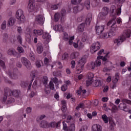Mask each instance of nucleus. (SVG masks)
Here are the masks:
<instances>
[{
    "mask_svg": "<svg viewBox=\"0 0 131 131\" xmlns=\"http://www.w3.org/2000/svg\"><path fill=\"white\" fill-rule=\"evenodd\" d=\"M122 102L124 103H126L127 104H129V105H131V101L128 99H123Z\"/></svg>",
    "mask_w": 131,
    "mask_h": 131,
    "instance_id": "5fc2aeb1",
    "label": "nucleus"
},
{
    "mask_svg": "<svg viewBox=\"0 0 131 131\" xmlns=\"http://www.w3.org/2000/svg\"><path fill=\"white\" fill-rule=\"evenodd\" d=\"M86 62V59L85 57H82L80 60H79L78 63L79 68H77V71H79V73H80V72L82 71L83 67L84 66V64H85Z\"/></svg>",
    "mask_w": 131,
    "mask_h": 131,
    "instance_id": "423d86ee",
    "label": "nucleus"
},
{
    "mask_svg": "<svg viewBox=\"0 0 131 131\" xmlns=\"http://www.w3.org/2000/svg\"><path fill=\"white\" fill-rule=\"evenodd\" d=\"M84 19V16L83 15L81 16L80 17H79L77 19V22H82V20H83Z\"/></svg>",
    "mask_w": 131,
    "mask_h": 131,
    "instance_id": "6e6d98bb",
    "label": "nucleus"
},
{
    "mask_svg": "<svg viewBox=\"0 0 131 131\" xmlns=\"http://www.w3.org/2000/svg\"><path fill=\"white\" fill-rule=\"evenodd\" d=\"M93 85L95 88L97 87V86H100V85H101V81H100V80H95L94 82Z\"/></svg>",
    "mask_w": 131,
    "mask_h": 131,
    "instance_id": "c9c22d12",
    "label": "nucleus"
},
{
    "mask_svg": "<svg viewBox=\"0 0 131 131\" xmlns=\"http://www.w3.org/2000/svg\"><path fill=\"white\" fill-rule=\"evenodd\" d=\"M61 15L62 17H64V16H66V10H61Z\"/></svg>",
    "mask_w": 131,
    "mask_h": 131,
    "instance_id": "774afa93",
    "label": "nucleus"
},
{
    "mask_svg": "<svg viewBox=\"0 0 131 131\" xmlns=\"http://www.w3.org/2000/svg\"><path fill=\"white\" fill-rule=\"evenodd\" d=\"M41 127L49 128V123L47 121H42L40 124Z\"/></svg>",
    "mask_w": 131,
    "mask_h": 131,
    "instance_id": "b1692460",
    "label": "nucleus"
},
{
    "mask_svg": "<svg viewBox=\"0 0 131 131\" xmlns=\"http://www.w3.org/2000/svg\"><path fill=\"white\" fill-rule=\"evenodd\" d=\"M54 29L56 31H63V27L61 25H55Z\"/></svg>",
    "mask_w": 131,
    "mask_h": 131,
    "instance_id": "a878e982",
    "label": "nucleus"
},
{
    "mask_svg": "<svg viewBox=\"0 0 131 131\" xmlns=\"http://www.w3.org/2000/svg\"><path fill=\"white\" fill-rule=\"evenodd\" d=\"M102 126L99 124H96L92 126V131H102Z\"/></svg>",
    "mask_w": 131,
    "mask_h": 131,
    "instance_id": "dca6fc26",
    "label": "nucleus"
},
{
    "mask_svg": "<svg viewBox=\"0 0 131 131\" xmlns=\"http://www.w3.org/2000/svg\"><path fill=\"white\" fill-rule=\"evenodd\" d=\"M7 40H8V34L5 33L3 34V41L7 42Z\"/></svg>",
    "mask_w": 131,
    "mask_h": 131,
    "instance_id": "49530a36",
    "label": "nucleus"
},
{
    "mask_svg": "<svg viewBox=\"0 0 131 131\" xmlns=\"http://www.w3.org/2000/svg\"><path fill=\"white\" fill-rule=\"evenodd\" d=\"M73 39H74V36L71 37L69 40V45H72V42H73L72 40H73Z\"/></svg>",
    "mask_w": 131,
    "mask_h": 131,
    "instance_id": "69168bd1",
    "label": "nucleus"
},
{
    "mask_svg": "<svg viewBox=\"0 0 131 131\" xmlns=\"http://www.w3.org/2000/svg\"><path fill=\"white\" fill-rule=\"evenodd\" d=\"M69 39V36H68V34L64 33L63 36V39L64 40H68Z\"/></svg>",
    "mask_w": 131,
    "mask_h": 131,
    "instance_id": "680f3d73",
    "label": "nucleus"
},
{
    "mask_svg": "<svg viewBox=\"0 0 131 131\" xmlns=\"http://www.w3.org/2000/svg\"><path fill=\"white\" fill-rule=\"evenodd\" d=\"M88 129V126L86 125H83L79 131H86Z\"/></svg>",
    "mask_w": 131,
    "mask_h": 131,
    "instance_id": "3c124183",
    "label": "nucleus"
},
{
    "mask_svg": "<svg viewBox=\"0 0 131 131\" xmlns=\"http://www.w3.org/2000/svg\"><path fill=\"white\" fill-rule=\"evenodd\" d=\"M43 84H48V81H49V79L47 76H43L42 80Z\"/></svg>",
    "mask_w": 131,
    "mask_h": 131,
    "instance_id": "4c0bfd02",
    "label": "nucleus"
},
{
    "mask_svg": "<svg viewBox=\"0 0 131 131\" xmlns=\"http://www.w3.org/2000/svg\"><path fill=\"white\" fill-rule=\"evenodd\" d=\"M42 38L47 42H50L51 40V35L48 32L43 33Z\"/></svg>",
    "mask_w": 131,
    "mask_h": 131,
    "instance_id": "4468645a",
    "label": "nucleus"
},
{
    "mask_svg": "<svg viewBox=\"0 0 131 131\" xmlns=\"http://www.w3.org/2000/svg\"><path fill=\"white\" fill-rule=\"evenodd\" d=\"M104 29H105V26H99L97 25L95 26V30L96 34H98V35H100L104 31Z\"/></svg>",
    "mask_w": 131,
    "mask_h": 131,
    "instance_id": "ddd939ff",
    "label": "nucleus"
},
{
    "mask_svg": "<svg viewBox=\"0 0 131 131\" xmlns=\"http://www.w3.org/2000/svg\"><path fill=\"white\" fill-rule=\"evenodd\" d=\"M59 7H60V4H57V5H51L50 8L51 10H57Z\"/></svg>",
    "mask_w": 131,
    "mask_h": 131,
    "instance_id": "58836bf2",
    "label": "nucleus"
},
{
    "mask_svg": "<svg viewBox=\"0 0 131 131\" xmlns=\"http://www.w3.org/2000/svg\"><path fill=\"white\" fill-rule=\"evenodd\" d=\"M84 6L86 7L87 10H89L91 8V2L90 0H86L85 1Z\"/></svg>",
    "mask_w": 131,
    "mask_h": 131,
    "instance_id": "2f4dec72",
    "label": "nucleus"
},
{
    "mask_svg": "<svg viewBox=\"0 0 131 131\" xmlns=\"http://www.w3.org/2000/svg\"><path fill=\"white\" fill-rule=\"evenodd\" d=\"M16 17L20 22H25V16L23 10L18 9L16 12Z\"/></svg>",
    "mask_w": 131,
    "mask_h": 131,
    "instance_id": "39448f33",
    "label": "nucleus"
},
{
    "mask_svg": "<svg viewBox=\"0 0 131 131\" xmlns=\"http://www.w3.org/2000/svg\"><path fill=\"white\" fill-rule=\"evenodd\" d=\"M101 118L104 121V123H108L109 120L108 119V117L105 114H104L102 116Z\"/></svg>",
    "mask_w": 131,
    "mask_h": 131,
    "instance_id": "c756f323",
    "label": "nucleus"
},
{
    "mask_svg": "<svg viewBox=\"0 0 131 131\" xmlns=\"http://www.w3.org/2000/svg\"><path fill=\"white\" fill-rule=\"evenodd\" d=\"M44 63L45 65H49V64H50V59L45 57L44 59Z\"/></svg>",
    "mask_w": 131,
    "mask_h": 131,
    "instance_id": "603ef678",
    "label": "nucleus"
},
{
    "mask_svg": "<svg viewBox=\"0 0 131 131\" xmlns=\"http://www.w3.org/2000/svg\"><path fill=\"white\" fill-rule=\"evenodd\" d=\"M116 13H117V15H118V16H119V15L121 14V8H118L116 10Z\"/></svg>",
    "mask_w": 131,
    "mask_h": 131,
    "instance_id": "052dcab7",
    "label": "nucleus"
},
{
    "mask_svg": "<svg viewBox=\"0 0 131 131\" xmlns=\"http://www.w3.org/2000/svg\"><path fill=\"white\" fill-rule=\"evenodd\" d=\"M131 35V31L129 29L125 30L123 31L122 35H121L120 38L116 39L114 40V43L119 45L125 40H126V38H129Z\"/></svg>",
    "mask_w": 131,
    "mask_h": 131,
    "instance_id": "f03ea898",
    "label": "nucleus"
},
{
    "mask_svg": "<svg viewBox=\"0 0 131 131\" xmlns=\"http://www.w3.org/2000/svg\"><path fill=\"white\" fill-rule=\"evenodd\" d=\"M35 21L36 24L42 25L45 23V17L42 15L39 14L36 16Z\"/></svg>",
    "mask_w": 131,
    "mask_h": 131,
    "instance_id": "1a4fd4ad",
    "label": "nucleus"
},
{
    "mask_svg": "<svg viewBox=\"0 0 131 131\" xmlns=\"http://www.w3.org/2000/svg\"><path fill=\"white\" fill-rule=\"evenodd\" d=\"M63 130H67L68 131V127H67V125L66 124V123L65 122H63Z\"/></svg>",
    "mask_w": 131,
    "mask_h": 131,
    "instance_id": "8fccbe9b",
    "label": "nucleus"
},
{
    "mask_svg": "<svg viewBox=\"0 0 131 131\" xmlns=\"http://www.w3.org/2000/svg\"><path fill=\"white\" fill-rule=\"evenodd\" d=\"M17 51L20 54L22 53H24V49H23V48L22 47H17Z\"/></svg>",
    "mask_w": 131,
    "mask_h": 131,
    "instance_id": "13d9d810",
    "label": "nucleus"
},
{
    "mask_svg": "<svg viewBox=\"0 0 131 131\" xmlns=\"http://www.w3.org/2000/svg\"><path fill=\"white\" fill-rule=\"evenodd\" d=\"M84 107V104L83 103H80L76 107V110H79V108H83Z\"/></svg>",
    "mask_w": 131,
    "mask_h": 131,
    "instance_id": "4d7b16f0",
    "label": "nucleus"
},
{
    "mask_svg": "<svg viewBox=\"0 0 131 131\" xmlns=\"http://www.w3.org/2000/svg\"><path fill=\"white\" fill-rule=\"evenodd\" d=\"M107 56H108V54H106L105 55V56L104 57L102 56V57L101 58V59H102V61H103V62H104V63H103V64L104 65H106V66H107V64L108 63H109V61H107Z\"/></svg>",
    "mask_w": 131,
    "mask_h": 131,
    "instance_id": "72a5a7b5",
    "label": "nucleus"
},
{
    "mask_svg": "<svg viewBox=\"0 0 131 131\" xmlns=\"http://www.w3.org/2000/svg\"><path fill=\"white\" fill-rule=\"evenodd\" d=\"M52 80L53 82H54V83H55V84H56V89H59V86H58V85H59V83H62V81H59L57 77L52 78Z\"/></svg>",
    "mask_w": 131,
    "mask_h": 131,
    "instance_id": "5701e85b",
    "label": "nucleus"
},
{
    "mask_svg": "<svg viewBox=\"0 0 131 131\" xmlns=\"http://www.w3.org/2000/svg\"><path fill=\"white\" fill-rule=\"evenodd\" d=\"M43 34V31L42 30H34L33 31V35L34 36H38Z\"/></svg>",
    "mask_w": 131,
    "mask_h": 131,
    "instance_id": "2eb2a0df",
    "label": "nucleus"
},
{
    "mask_svg": "<svg viewBox=\"0 0 131 131\" xmlns=\"http://www.w3.org/2000/svg\"><path fill=\"white\" fill-rule=\"evenodd\" d=\"M15 22H16V19L13 17H10L8 20L7 26L8 27H10V26H13L14 24H15Z\"/></svg>",
    "mask_w": 131,
    "mask_h": 131,
    "instance_id": "6ab92c4d",
    "label": "nucleus"
},
{
    "mask_svg": "<svg viewBox=\"0 0 131 131\" xmlns=\"http://www.w3.org/2000/svg\"><path fill=\"white\" fill-rule=\"evenodd\" d=\"M116 16H113L112 19L107 23V26H110V25H111V29L110 32H111L113 36H114V35L116 34V31L118 30V27L117 26H115V24H116Z\"/></svg>",
    "mask_w": 131,
    "mask_h": 131,
    "instance_id": "7ed1b4c3",
    "label": "nucleus"
},
{
    "mask_svg": "<svg viewBox=\"0 0 131 131\" xmlns=\"http://www.w3.org/2000/svg\"><path fill=\"white\" fill-rule=\"evenodd\" d=\"M0 65L3 67V68H6V64H5V62L4 61L0 60Z\"/></svg>",
    "mask_w": 131,
    "mask_h": 131,
    "instance_id": "e2e57ef3",
    "label": "nucleus"
},
{
    "mask_svg": "<svg viewBox=\"0 0 131 131\" xmlns=\"http://www.w3.org/2000/svg\"><path fill=\"white\" fill-rule=\"evenodd\" d=\"M81 0H72L71 3L73 5H78L80 4Z\"/></svg>",
    "mask_w": 131,
    "mask_h": 131,
    "instance_id": "a18cd8bd",
    "label": "nucleus"
},
{
    "mask_svg": "<svg viewBox=\"0 0 131 131\" xmlns=\"http://www.w3.org/2000/svg\"><path fill=\"white\" fill-rule=\"evenodd\" d=\"M28 10L29 12L32 13L35 10V3L33 0H29L28 5Z\"/></svg>",
    "mask_w": 131,
    "mask_h": 131,
    "instance_id": "9b49d317",
    "label": "nucleus"
},
{
    "mask_svg": "<svg viewBox=\"0 0 131 131\" xmlns=\"http://www.w3.org/2000/svg\"><path fill=\"white\" fill-rule=\"evenodd\" d=\"M6 27H7V21L4 20L3 21V22L1 25V29H2V30H5Z\"/></svg>",
    "mask_w": 131,
    "mask_h": 131,
    "instance_id": "ea45409f",
    "label": "nucleus"
},
{
    "mask_svg": "<svg viewBox=\"0 0 131 131\" xmlns=\"http://www.w3.org/2000/svg\"><path fill=\"white\" fill-rule=\"evenodd\" d=\"M42 64L43 63L41 60H37L35 62L36 66L37 67V68H40Z\"/></svg>",
    "mask_w": 131,
    "mask_h": 131,
    "instance_id": "e433bc0d",
    "label": "nucleus"
},
{
    "mask_svg": "<svg viewBox=\"0 0 131 131\" xmlns=\"http://www.w3.org/2000/svg\"><path fill=\"white\" fill-rule=\"evenodd\" d=\"M20 85L22 88H26L28 85V84L26 82L23 81L21 82Z\"/></svg>",
    "mask_w": 131,
    "mask_h": 131,
    "instance_id": "bf43d9fd",
    "label": "nucleus"
},
{
    "mask_svg": "<svg viewBox=\"0 0 131 131\" xmlns=\"http://www.w3.org/2000/svg\"><path fill=\"white\" fill-rule=\"evenodd\" d=\"M67 89H68V86H67V84H63L61 86V91L62 92H66V91H67Z\"/></svg>",
    "mask_w": 131,
    "mask_h": 131,
    "instance_id": "09e8293b",
    "label": "nucleus"
},
{
    "mask_svg": "<svg viewBox=\"0 0 131 131\" xmlns=\"http://www.w3.org/2000/svg\"><path fill=\"white\" fill-rule=\"evenodd\" d=\"M100 47L101 45L100 44V42H97L93 43L91 47V53H92V54L96 53L97 51L100 50Z\"/></svg>",
    "mask_w": 131,
    "mask_h": 131,
    "instance_id": "0eeeda50",
    "label": "nucleus"
},
{
    "mask_svg": "<svg viewBox=\"0 0 131 131\" xmlns=\"http://www.w3.org/2000/svg\"><path fill=\"white\" fill-rule=\"evenodd\" d=\"M69 55L68 53H64L62 56V61H66V60H67V59H68V57H69Z\"/></svg>",
    "mask_w": 131,
    "mask_h": 131,
    "instance_id": "a19ab883",
    "label": "nucleus"
},
{
    "mask_svg": "<svg viewBox=\"0 0 131 131\" xmlns=\"http://www.w3.org/2000/svg\"><path fill=\"white\" fill-rule=\"evenodd\" d=\"M60 17H61V15H60L59 13L57 12V13H55L54 15L55 22H58Z\"/></svg>",
    "mask_w": 131,
    "mask_h": 131,
    "instance_id": "c85d7f7f",
    "label": "nucleus"
},
{
    "mask_svg": "<svg viewBox=\"0 0 131 131\" xmlns=\"http://www.w3.org/2000/svg\"><path fill=\"white\" fill-rule=\"evenodd\" d=\"M102 57L101 56H98L97 57V59L94 62V64L95 65V67H100L102 62L101 61V59H102Z\"/></svg>",
    "mask_w": 131,
    "mask_h": 131,
    "instance_id": "f3484780",
    "label": "nucleus"
},
{
    "mask_svg": "<svg viewBox=\"0 0 131 131\" xmlns=\"http://www.w3.org/2000/svg\"><path fill=\"white\" fill-rule=\"evenodd\" d=\"M51 91H56V89H55V85L53 81H50L48 86H45V92L47 95L51 94Z\"/></svg>",
    "mask_w": 131,
    "mask_h": 131,
    "instance_id": "20e7f679",
    "label": "nucleus"
},
{
    "mask_svg": "<svg viewBox=\"0 0 131 131\" xmlns=\"http://www.w3.org/2000/svg\"><path fill=\"white\" fill-rule=\"evenodd\" d=\"M49 127H58V123H56L55 122H52L48 124Z\"/></svg>",
    "mask_w": 131,
    "mask_h": 131,
    "instance_id": "473e14b6",
    "label": "nucleus"
},
{
    "mask_svg": "<svg viewBox=\"0 0 131 131\" xmlns=\"http://www.w3.org/2000/svg\"><path fill=\"white\" fill-rule=\"evenodd\" d=\"M21 62L24 66H26V68L27 69L30 70L31 69L32 66H31V63H30V61L27 59L26 57H21Z\"/></svg>",
    "mask_w": 131,
    "mask_h": 131,
    "instance_id": "6e6552de",
    "label": "nucleus"
},
{
    "mask_svg": "<svg viewBox=\"0 0 131 131\" xmlns=\"http://www.w3.org/2000/svg\"><path fill=\"white\" fill-rule=\"evenodd\" d=\"M93 80H94L92 79H88V80L86 81V86H89L90 85H91V84H92V83H93Z\"/></svg>",
    "mask_w": 131,
    "mask_h": 131,
    "instance_id": "c03bdc74",
    "label": "nucleus"
},
{
    "mask_svg": "<svg viewBox=\"0 0 131 131\" xmlns=\"http://www.w3.org/2000/svg\"><path fill=\"white\" fill-rule=\"evenodd\" d=\"M88 67L89 69H95V67H96V66L95 64V62H91L89 65Z\"/></svg>",
    "mask_w": 131,
    "mask_h": 131,
    "instance_id": "79ce46f5",
    "label": "nucleus"
},
{
    "mask_svg": "<svg viewBox=\"0 0 131 131\" xmlns=\"http://www.w3.org/2000/svg\"><path fill=\"white\" fill-rule=\"evenodd\" d=\"M61 110H62V112H63V113L66 112V110H67V107H66V105H63L62 106Z\"/></svg>",
    "mask_w": 131,
    "mask_h": 131,
    "instance_id": "338daca9",
    "label": "nucleus"
},
{
    "mask_svg": "<svg viewBox=\"0 0 131 131\" xmlns=\"http://www.w3.org/2000/svg\"><path fill=\"white\" fill-rule=\"evenodd\" d=\"M119 79V75L118 74L115 75V77L112 79L113 83H117L118 80Z\"/></svg>",
    "mask_w": 131,
    "mask_h": 131,
    "instance_id": "f704fd0d",
    "label": "nucleus"
},
{
    "mask_svg": "<svg viewBox=\"0 0 131 131\" xmlns=\"http://www.w3.org/2000/svg\"><path fill=\"white\" fill-rule=\"evenodd\" d=\"M15 102V99L12 97H10L7 99V104H12V103H14Z\"/></svg>",
    "mask_w": 131,
    "mask_h": 131,
    "instance_id": "37998d69",
    "label": "nucleus"
},
{
    "mask_svg": "<svg viewBox=\"0 0 131 131\" xmlns=\"http://www.w3.org/2000/svg\"><path fill=\"white\" fill-rule=\"evenodd\" d=\"M7 54L8 55H10V56H12V55H15V54H17V52H16V51L13 49H10L9 50H8V52H7Z\"/></svg>",
    "mask_w": 131,
    "mask_h": 131,
    "instance_id": "7c9ffc66",
    "label": "nucleus"
},
{
    "mask_svg": "<svg viewBox=\"0 0 131 131\" xmlns=\"http://www.w3.org/2000/svg\"><path fill=\"white\" fill-rule=\"evenodd\" d=\"M84 23L81 24L78 27V30L79 32H83L84 31Z\"/></svg>",
    "mask_w": 131,
    "mask_h": 131,
    "instance_id": "cd10ccee",
    "label": "nucleus"
},
{
    "mask_svg": "<svg viewBox=\"0 0 131 131\" xmlns=\"http://www.w3.org/2000/svg\"><path fill=\"white\" fill-rule=\"evenodd\" d=\"M18 74H19V72H15L12 73V74H10L9 76L12 79H18V77H19Z\"/></svg>",
    "mask_w": 131,
    "mask_h": 131,
    "instance_id": "412c9836",
    "label": "nucleus"
},
{
    "mask_svg": "<svg viewBox=\"0 0 131 131\" xmlns=\"http://www.w3.org/2000/svg\"><path fill=\"white\" fill-rule=\"evenodd\" d=\"M71 64L72 65L71 66V68H72V69H73V68H75V61L74 60H72L71 62Z\"/></svg>",
    "mask_w": 131,
    "mask_h": 131,
    "instance_id": "0e129e2a",
    "label": "nucleus"
},
{
    "mask_svg": "<svg viewBox=\"0 0 131 131\" xmlns=\"http://www.w3.org/2000/svg\"><path fill=\"white\" fill-rule=\"evenodd\" d=\"M43 51V47H42V44L41 43H38L37 45V53L38 54H41Z\"/></svg>",
    "mask_w": 131,
    "mask_h": 131,
    "instance_id": "a211bd4d",
    "label": "nucleus"
},
{
    "mask_svg": "<svg viewBox=\"0 0 131 131\" xmlns=\"http://www.w3.org/2000/svg\"><path fill=\"white\" fill-rule=\"evenodd\" d=\"M119 108L120 110H123L125 112H129L130 110V107L128 106V105H126L125 102L121 103L119 105Z\"/></svg>",
    "mask_w": 131,
    "mask_h": 131,
    "instance_id": "9d476101",
    "label": "nucleus"
},
{
    "mask_svg": "<svg viewBox=\"0 0 131 131\" xmlns=\"http://www.w3.org/2000/svg\"><path fill=\"white\" fill-rule=\"evenodd\" d=\"M88 77L89 79H93V78H94V74L92 73H89L88 74Z\"/></svg>",
    "mask_w": 131,
    "mask_h": 131,
    "instance_id": "864d4df0",
    "label": "nucleus"
},
{
    "mask_svg": "<svg viewBox=\"0 0 131 131\" xmlns=\"http://www.w3.org/2000/svg\"><path fill=\"white\" fill-rule=\"evenodd\" d=\"M113 36L112 34L110 32L109 33H104L101 36V38L105 39V38H109V37H112Z\"/></svg>",
    "mask_w": 131,
    "mask_h": 131,
    "instance_id": "4be33fe9",
    "label": "nucleus"
},
{
    "mask_svg": "<svg viewBox=\"0 0 131 131\" xmlns=\"http://www.w3.org/2000/svg\"><path fill=\"white\" fill-rule=\"evenodd\" d=\"M92 19H93V14H92V13L88 14L85 20L86 25H90V24H91V21H92Z\"/></svg>",
    "mask_w": 131,
    "mask_h": 131,
    "instance_id": "aec40b11",
    "label": "nucleus"
},
{
    "mask_svg": "<svg viewBox=\"0 0 131 131\" xmlns=\"http://www.w3.org/2000/svg\"><path fill=\"white\" fill-rule=\"evenodd\" d=\"M81 40L83 42H85V41L89 40V37L88 36V34L86 33H83Z\"/></svg>",
    "mask_w": 131,
    "mask_h": 131,
    "instance_id": "bb28decb",
    "label": "nucleus"
},
{
    "mask_svg": "<svg viewBox=\"0 0 131 131\" xmlns=\"http://www.w3.org/2000/svg\"><path fill=\"white\" fill-rule=\"evenodd\" d=\"M11 95L15 98H18L19 95H20V90H14L11 91L9 88H5L4 89V97H3L4 102H6L7 98H9Z\"/></svg>",
    "mask_w": 131,
    "mask_h": 131,
    "instance_id": "f257e3e1",
    "label": "nucleus"
},
{
    "mask_svg": "<svg viewBox=\"0 0 131 131\" xmlns=\"http://www.w3.org/2000/svg\"><path fill=\"white\" fill-rule=\"evenodd\" d=\"M118 109L117 108V106L116 105H114L112 107V109L111 110L112 112L115 113L116 112H117Z\"/></svg>",
    "mask_w": 131,
    "mask_h": 131,
    "instance_id": "de8ad7c7",
    "label": "nucleus"
},
{
    "mask_svg": "<svg viewBox=\"0 0 131 131\" xmlns=\"http://www.w3.org/2000/svg\"><path fill=\"white\" fill-rule=\"evenodd\" d=\"M78 56H79V53H78V52L73 53L71 54L70 56V59H71V60H73L77 58Z\"/></svg>",
    "mask_w": 131,
    "mask_h": 131,
    "instance_id": "393cba45",
    "label": "nucleus"
},
{
    "mask_svg": "<svg viewBox=\"0 0 131 131\" xmlns=\"http://www.w3.org/2000/svg\"><path fill=\"white\" fill-rule=\"evenodd\" d=\"M103 10V12L99 13L98 15L99 18L101 19H105V16H106V15H108V13H109V8L107 7H104Z\"/></svg>",
    "mask_w": 131,
    "mask_h": 131,
    "instance_id": "f8f14e48",
    "label": "nucleus"
}]
</instances>
